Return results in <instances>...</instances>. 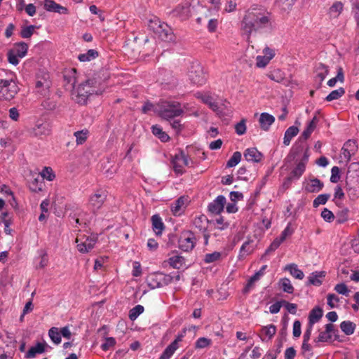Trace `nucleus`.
Here are the masks:
<instances>
[{
	"instance_id": "obj_1",
	"label": "nucleus",
	"mask_w": 359,
	"mask_h": 359,
	"mask_svg": "<svg viewBox=\"0 0 359 359\" xmlns=\"http://www.w3.org/2000/svg\"><path fill=\"white\" fill-rule=\"evenodd\" d=\"M274 27L271 13L257 6L250 7L245 12L240 23L241 34L248 41L253 33H271Z\"/></svg>"
},
{
	"instance_id": "obj_2",
	"label": "nucleus",
	"mask_w": 359,
	"mask_h": 359,
	"mask_svg": "<svg viewBox=\"0 0 359 359\" xmlns=\"http://www.w3.org/2000/svg\"><path fill=\"white\" fill-rule=\"evenodd\" d=\"M104 90V86L96 79H89L85 82L81 83L73 90V95L76 102L84 104L90 95H101Z\"/></svg>"
},
{
	"instance_id": "obj_3",
	"label": "nucleus",
	"mask_w": 359,
	"mask_h": 359,
	"mask_svg": "<svg viewBox=\"0 0 359 359\" xmlns=\"http://www.w3.org/2000/svg\"><path fill=\"white\" fill-rule=\"evenodd\" d=\"M19 91L16 82V76L10 72L7 78L0 79V99L11 100L15 97Z\"/></svg>"
},
{
	"instance_id": "obj_4",
	"label": "nucleus",
	"mask_w": 359,
	"mask_h": 359,
	"mask_svg": "<svg viewBox=\"0 0 359 359\" xmlns=\"http://www.w3.org/2000/svg\"><path fill=\"white\" fill-rule=\"evenodd\" d=\"M159 116L166 120L181 116L184 110L181 104L175 101H163L158 105Z\"/></svg>"
},
{
	"instance_id": "obj_5",
	"label": "nucleus",
	"mask_w": 359,
	"mask_h": 359,
	"mask_svg": "<svg viewBox=\"0 0 359 359\" xmlns=\"http://www.w3.org/2000/svg\"><path fill=\"white\" fill-rule=\"evenodd\" d=\"M147 285L151 290L163 287L172 283L171 274H166L162 272H154L149 273L146 278Z\"/></svg>"
},
{
	"instance_id": "obj_6",
	"label": "nucleus",
	"mask_w": 359,
	"mask_h": 359,
	"mask_svg": "<svg viewBox=\"0 0 359 359\" xmlns=\"http://www.w3.org/2000/svg\"><path fill=\"white\" fill-rule=\"evenodd\" d=\"M189 80L195 85L203 86L207 81V75L204 68L198 62L191 63L188 71Z\"/></svg>"
},
{
	"instance_id": "obj_7",
	"label": "nucleus",
	"mask_w": 359,
	"mask_h": 359,
	"mask_svg": "<svg viewBox=\"0 0 359 359\" xmlns=\"http://www.w3.org/2000/svg\"><path fill=\"white\" fill-rule=\"evenodd\" d=\"M149 27L161 40L165 41L174 40L172 29L166 23L161 22L158 19L151 20Z\"/></svg>"
},
{
	"instance_id": "obj_8",
	"label": "nucleus",
	"mask_w": 359,
	"mask_h": 359,
	"mask_svg": "<svg viewBox=\"0 0 359 359\" xmlns=\"http://www.w3.org/2000/svg\"><path fill=\"white\" fill-rule=\"evenodd\" d=\"M171 163L174 172L180 175L185 172L186 167H192L194 165L193 161L182 151L175 155Z\"/></svg>"
},
{
	"instance_id": "obj_9",
	"label": "nucleus",
	"mask_w": 359,
	"mask_h": 359,
	"mask_svg": "<svg viewBox=\"0 0 359 359\" xmlns=\"http://www.w3.org/2000/svg\"><path fill=\"white\" fill-rule=\"evenodd\" d=\"M27 50L28 45L26 43H16L7 53L8 61L13 65H18L20 59L23 58L27 55Z\"/></svg>"
},
{
	"instance_id": "obj_10",
	"label": "nucleus",
	"mask_w": 359,
	"mask_h": 359,
	"mask_svg": "<svg viewBox=\"0 0 359 359\" xmlns=\"http://www.w3.org/2000/svg\"><path fill=\"white\" fill-rule=\"evenodd\" d=\"M308 151H304L302 156L297 158L295 160V166L291 170L289 177L287 179L288 182L292 180H298L304 172L306 164L309 161Z\"/></svg>"
},
{
	"instance_id": "obj_11",
	"label": "nucleus",
	"mask_w": 359,
	"mask_h": 359,
	"mask_svg": "<svg viewBox=\"0 0 359 359\" xmlns=\"http://www.w3.org/2000/svg\"><path fill=\"white\" fill-rule=\"evenodd\" d=\"M196 244V238L191 231L182 232L179 239V248L184 251L189 252L194 248Z\"/></svg>"
},
{
	"instance_id": "obj_12",
	"label": "nucleus",
	"mask_w": 359,
	"mask_h": 359,
	"mask_svg": "<svg viewBox=\"0 0 359 359\" xmlns=\"http://www.w3.org/2000/svg\"><path fill=\"white\" fill-rule=\"evenodd\" d=\"M76 243L78 250L81 253H86L94 248L96 240L92 237L79 236L76 238Z\"/></svg>"
},
{
	"instance_id": "obj_13",
	"label": "nucleus",
	"mask_w": 359,
	"mask_h": 359,
	"mask_svg": "<svg viewBox=\"0 0 359 359\" xmlns=\"http://www.w3.org/2000/svg\"><path fill=\"white\" fill-rule=\"evenodd\" d=\"M263 55H257L256 57V67L258 68H264L274 57L276 55L275 50L266 46L262 51Z\"/></svg>"
},
{
	"instance_id": "obj_14",
	"label": "nucleus",
	"mask_w": 359,
	"mask_h": 359,
	"mask_svg": "<svg viewBox=\"0 0 359 359\" xmlns=\"http://www.w3.org/2000/svg\"><path fill=\"white\" fill-rule=\"evenodd\" d=\"M336 330L334 326L332 323L326 324L325 326V330L321 331L319 333L318 337L314 340L316 343L320 342H330L332 341V337L334 336L336 339L337 336L335 334Z\"/></svg>"
},
{
	"instance_id": "obj_15",
	"label": "nucleus",
	"mask_w": 359,
	"mask_h": 359,
	"mask_svg": "<svg viewBox=\"0 0 359 359\" xmlns=\"http://www.w3.org/2000/svg\"><path fill=\"white\" fill-rule=\"evenodd\" d=\"M184 332L178 334L175 340L169 344L160 356V359H170L175 352L179 348V343L182 341Z\"/></svg>"
},
{
	"instance_id": "obj_16",
	"label": "nucleus",
	"mask_w": 359,
	"mask_h": 359,
	"mask_svg": "<svg viewBox=\"0 0 359 359\" xmlns=\"http://www.w3.org/2000/svg\"><path fill=\"white\" fill-rule=\"evenodd\" d=\"M51 82L49 79V75L44 74L41 76H38L36 81V89L37 93L41 95H46L50 87Z\"/></svg>"
},
{
	"instance_id": "obj_17",
	"label": "nucleus",
	"mask_w": 359,
	"mask_h": 359,
	"mask_svg": "<svg viewBox=\"0 0 359 359\" xmlns=\"http://www.w3.org/2000/svg\"><path fill=\"white\" fill-rule=\"evenodd\" d=\"M51 127L47 122H37L32 129V134L36 137L48 136L50 134Z\"/></svg>"
},
{
	"instance_id": "obj_18",
	"label": "nucleus",
	"mask_w": 359,
	"mask_h": 359,
	"mask_svg": "<svg viewBox=\"0 0 359 359\" xmlns=\"http://www.w3.org/2000/svg\"><path fill=\"white\" fill-rule=\"evenodd\" d=\"M28 187L31 191L39 193L43 191L45 184L41 179V176L37 173L32 174V177L28 182Z\"/></svg>"
},
{
	"instance_id": "obj_19",
	"label": "nucleus",
	"mask_w": 359,
	"mask_h": 359,
	"mask_svg": "<svg viewBox=\"0 0 359 359\" xmlns=\"http://www.w3.org/2000/svg\"><path fill=\"white\" fill-rule=\"evenodd\" d=\"M44 9L48 12L57 13L59 14H69L67 8L61 6L53 0H44L43 2Z\"/></svg>"
},
{
	"instance_id": "obj_20",
	"label": "nucleus",
	"mask_w": 359,
	"mask_h": 359,
	"mask_svg": "<svg viewBox=\"0 0 359 359\" xmlns=\"http://www.w3.org/2000/svg\"><path fill=\"white\" fill-rule=\"evenodd\" d=\"M276 332V327L270 324L262 326L259 332V337L262 341H269L272 339Z\"/></svg>"
},
{
	"instance_id": "obj_21",
	"label": "nucleus",
	"mask_w": 359,
	"mask_h": 359,
	"mask_svg": "<svg viewBox=\"0 0 359 359\" xmlns=\"http://www.w3.org/2000/svg\"><path fill=\"white\" fill-rule=\"evenodd\" d=\"M323 183L317 178L309 179L304 183L305 190L309 193L318 192L323 188Z\"/></svg>"
},
{
	"instance_id": "obj_22",
	"label": "nucleus",
	"mask_w": 359,
	"mask_h": 359,
	"mask_svg": "<svg viewBox=\"0 0 359 359\" xmlns=\"http://www.w3.org/2000/svg\"><path fill=\"white\" fill-rule=\"evenodd\" d=\"M190 5L188 2L179 4L172 11V14L182 20L187 19L190 15Z\"/></svg>"
},
{
	"instance_id": "obj_23",
	"label": "nucleus",
	"mask_w": 359,
	"mask_h": 359,
	"mask_svg": "<svg viewBox=\"0 0 359 359\" xmlns=\"http://www.w3.org/2000/svg\"><path fill=\"white\" fill-rule=\"evenodd\" d=\"M244 157L246 161L252 163H259L262 160L263 155L257 148L252 147L245 149Z\"/></svg>"
},
{
	"instance_id": "obj_24",
	"label": "nucleus",
	"mask_w": 359,
	"mask_h": 359,
	"mask_svg": "<svg viewBox=\"0 0 359 359\" xmlns=\"http://www.w3.org/2000/svg\"><path fill=\"white\" fill-rule=\"evenodd\" d=\"M326 273L324 271L312 272L308 277L306 285L320 286L322 285Z\"/></svg>"
},
{
	"instance_id": "obj_25",
	"label": "nucleus",
	"mask_w": 359,
	"mask_h": 359,
	"mask_svg": "<svg viewBox=\"0 0 359 359\" xmlns=\"http://www.w3.org/2000/svg\"><path fill=\"white\" fill-rule=\"evenodd\" d=\"M196 97L201 100L203 103L208 105L213 111H216L218 110L219 107L217 103L214 100L213 97L209 93H196Z\"/></svg>"
},
{
	"instance_id": "obj_26",
	"label": "nucleus",
	"mask_w": 359,
	"mask_h": 359,
	"mask_svg": "<svg viewBox=\"0 0 359 359\" xmlns=\"http://www.w3.org/2000/svg\"><path fill=\"white\" fill-rule=\"evenodd\" d=\"M253 243L252 240L248 239L243 243L238 254L239 259H243L253 252L255 249V246Z\"/></svg>"
},
{
	"instance_id": "obj_27",
	"label": "nucleus",
	"mask_w": 359,
	"mask_h": 359,
	"mask_svg": "<svg viewBox=\"0 0 359 359\" xmlns=\"http://www.w3.org/2000/svg\"><path fill=\"white\" fill-rule=\"evenodd\" d=\"M275 118L273 116L264 112L260 114L259 123L260 128L265 131L269 130L270 126L274 123Z\"/></svg>"
},
{
	"instance_id": "obj_28",
	"label": "nucleus",
	"mask_w": 359,
	"mask_h": 359,
	"mask_svg": "<svg viewBox=\"0 0 359 359\" xmlns=\"http://www.w3.org/2000/svg\"><path fill=\"white\" fill-rule=\"evenodd\" d=\"M64 80L70 88L74 90L75 85L78 82V72L76 69L67 70L64 74Z\"/></svg>"
},
{
	"instance_id": "obj_29",
	"label": "nucleus",
	"mask_w": 359,
	"mask_h": 359,
	"mask_svg": "<svg viewBox=\"0 0 359 359\" xmlns=\"http://www.w3.org/2000/svg\"><path fill=\"white\" fill-rule=\"evenodd\" d=\"M329 71V67L323 63H318L316 66V80H318L319 86H321L322 82L328 75Z\"/></svg>"
},
{
	"instance_id": "obj_30",
	"label": "nucleus",
	"mask_w": 359,
	"mask_h": 359,
	"mask_svg": "<svg viewBox=\"0 0 359 359\" xmlns=\"http://www.w3.org/2000/svg\"><path fill=\"white\" fill-rule=\"evenodd\" d=\"M152 229L156 236H161L165 229V225L158 215L151 217Z\"/></svg>"
},
{
	"instance_id": "obj_31",
	"label": "nucleus",
	"mask_w": 359,
	"mask_h": 359,
	"mask_svg": "<svg viewBox=\"0 0 359 359\" xmlns=\"http://www.w3.org/2000/svg\"><path fill=\"white\" fill-rule=\"evenodd\" d=\"M46 346V343H36V345L32 346L29 348V349L26 353V358H34L37 354L43 353L45 351Z\"/></svg>"
},
{
	"instance_id": "obj_32",
	"label": "nucleus",
	"mask_w": 359,
	"mask_h": 359,
	"mask_svg": "<svg viewBox=\"0 0 359 359\" xmlns=\"http://www.w3.org/2000/svg\"><path fill=\"white\" fill-rule=\"evenodd\" d=\"M194 225L200 231L205 233L208 226V219L204 215L196 216L194 219Z\"/></svg>"
},
{
	"instance_id": "obj_33",
	"label": "nucleus",
	"mask_w": 359,
	"mask_h": 359,
	"mask_svg": "<svg viewBox=\"0 0 359 359\" xmlns=\"http://www.w3.org/2000/svg\"><path fill=\"white\" fill-rule=\"evenodd\" d=\"M344 10V4L340 1H334L328 10V15L332 18H337Z\"/></svg>"
},
{
	"instance_id": "obj_34",
	"label": "nucleus",
	"mask_w": 359,
	"mask_h": 359,
	"mask_svg": "<svg viewBox=\"0 0 359 359\" xmlns=\"http://www.w3.org/2000/svg\"><path fill=\"white\" fill-rule=\"evenodd\" d=\"M284 270L288 271L294 278L302 280L304 277V272L298 268L296 264H289L284 267Z\"/></svg>"
},
{
	"instance_id": "obj_35",
	"label": "nucleus",
	"mask_w": 359,
	"mask_h": 359,
	"mask_svg": "<svg viewBox=\"0 0 359 359\" xmlns=\"http://www.w3.org/2000/svg\"><path fill=\"white\" fill-rule=\"evenodd\" d=\"M323 309L319 306H316L309 313V324L313 325L318 322L323 317Z\"/></svg>"
},
{
	"instance_id": "obj_36",
	"label": "nucleus",
	"mask_w": 359,
	"mask_h": 359,
	"mask_svg": "<svg viewBox=\"0 0 359 359\" xmlns=\"http://www.w3.org/2000/svg\"><path fill=\"white\" fill-rule=\"evenodd\" d=\"M168 262L174 269H180L185 264V259L182 256L174 255L169 257Z\"/></svg>"
},
{
	"instance_id": "obj_37",
	"label": "nucleus",
	"mask_w": 359,
	"mask_h": 359,
	"mask_svg": "<svg viewBox=\"0 0 359 359\" xmlns=\"http://www.w3.org/2000/svg\"><path fill=\"white\" fill-rule=\"evenodd\" d=\"M299 133V129L298 128L295 127V126H290L289 127L285 133V135H284V138H283V143L285 145H289L290 142H291V140L294 137L296 136Z\"/></svg>"
},
{
	"instance_id": "obj_38",
	"label": "nucleus",
	"mask_w": 359,
	"mask_h": 359,
	"mask_svg": "<svg viewBox=\"0 0 359 359\" xmlns=\"http://www.w3.org/2000/svg\"><path fill=\"white\" fill-rule=\"evenodd\" d=\"M278 285L285 292L292 294L294 292V287L292 286L290 280L287 278H280L278 281Z\"/></svg>"
},
{
	"instance_id": "obj_39",
	"label": "nucleus",
	"mask_w": 359,
	"mask_h": 359,
	"mask_svg": "<svg viewBox=\"0 0 359 359\" xmlns=\"http://www.w3.org/2000/svg\"><path fill=\"white\" fill-rule=\"evenodd\" d=\"M98 56V53L94 49H90L85 53L79 54L78 59L80 62H89L95 59Z\"/></svg>"
},
{
	"instance_id": "obj_40",
	"label": "nucleus",
	"mask_w": 359,
	"mask_h": 359,
	"mask_svg": "<svg viewBox=\"0 0 359 359\" xmlns=\"http://www.w3.org/2000/svg\"><path fill=\"white\" fill-rule=\"evenodd\" d=\"M317 123L318 118L315 116L312 118V120L308 123L306 129L302 133V135L304 139L306 140L311 136V133L313 132L316 127Z\"/></svg>"
},
{
	"instance_id": "obj_41",
	"label": "nucleus",
	"mask_w": 359,
	"mask_h": 359,
	"mask_svg": "<svg viewBox=\"0 0 359 359\" xmlns=\"http://www.w3.org/2000/svg\"><path fill=\"white\" fill-rule=\"evenodd\" d=\"M340 328L345 334L351 335L355 332V325L351 321L345 320L341 323Z\"/></svg>"
},
{
	"instance_id": "obj_42",
	"label": "nucleus",
	"mask_w": 359,
	"mask_h": 359,
	"mask_svg": "<svg viewBox=\"0 0 359 359\" xmlns=\"http://www.w3.org/2000/svg\"><path fill=\"white\" fill-rule=\"evenodd\" d=\"M152 133L158 137L163 142H166L169 140L170 137L167 133L163 131L161 126L158 125L151 127Z\"/></svg>"
},
{
	"instance_id": "obj_43",
	"label": "nucleus",
	"mask_w": 359,
	"mask_h": 359,
	"mask_svg": "<svg viewBox=\"0 0 359 359\" xmlns=\"http://www.w3.org/2000/svg\"><path fill=\"white\" fill-rule=\"evenodd\" d=\"M109 200V198H107V192L105 190L97 191L90 198L91 202H104Z\"/></svg>"
},
{
	"instance_id": "obj_44",
	"label": "nucleus",
	"mask_w": 359,
	"mask_h": 359,
	"mask_svg": "<svg viewBox=\"0 0 359 359\" xmlns=\"http://www.w3.org/2000/svg\"><path fill=\"white\" fill-rule=\"evenodd\" d=\"M48 336L51 341L55 344H60L61 342V334L57 327H53L48 330Z\"/></svg>"
},
{
	"instance_id": "obj_45",
	"label": "nucleus",
	"mask_w": 359,
	"mask_h": 359,
	"mask_svg": "<svg viewBox=\"0 0 359 359\" xmlns=\"http://www.w3.org/2000/svg\"><path fill=\"white\" fill-rule=\"evenodd\" d=\"M41 176V179L43 181L44 179L48 181H53L55 178V175L50 167H44L41 172L37 173Z\"/></svg>"
},
{
	"instance_id": "obj_46",
	"label": "nucleus",
	"mask_w": 359,
	"mask_h": 359,
	"mask_svg": "<svg viewBox=\"0 0 359 359\" xmlns=\"http://www.w3.org/2000/svg\"><path fill=\"white\" fill-rule=\"evenodd\" d=\"M89 135V132L88 130H82L79 131H76L74 133V135L76 137V142L77 144H83Z\"/></svg>"
},
{
	"instance_id": "obj_47",
	"label": "nucleus",
	"mask_w": 359,
	"mask_h": 359,
	"mask_svg": "<svg viewBox=\"0 0 359 359\" xmlns=\"http://www.w3.org/2000/svg\"><path fill=\"white\" fill-rule=\"evenodd\" d=\"M212 345V340L207 337L198 338L194 344L196 349H202L209 347Z\"/></svg>"
},
{
	"instance_id": "obj_48",
	"label": "nucleus",
	"mask_w": 359,
	"mask_h": 359,
	"mask_svg": "<svg viewBox=\"0 0 359 359\" xmlns=\"http://www.w3.org/2000/svg\"><path fill=\"white\" fill-rule=\"evenodd\" d=\"M345 94V90L343 88H339L337 90H332L326 97L327 102L337 100Z\"/></svg>"
},
{
	"instance_id": "obj_49",
	"label": "nucleus",
	"mask_w": 359,
	"mask_h": 359,
	"mask_svg": "<svg viewBox=\"0 0 359 359\" xmlns=\"http://www.w3.org/2000/svg\"><path fill=\"white\" fill-rule=\"evenodd\" d=\"M144 306H142V305H136L135 306H134L133 309H131L129 311V318L131 320H136L138 316L142 314L143 312H144Z\"/></svg>"
},
{
	"instance_id": "obj_50",
	"label": "nucleus",
	"mask_w": 359,
	"mask_h": 359,
	"mask_svg": "<svg viewBox=\"0 0 359 359\" xmlns=\"http://www.w3.org/2000/svg\"><path fill=\"white\" fill-rule=\"evenodd\" d=\"M186 208V203H172L170 208L175 216H180L184 213Z\"/></svg>"
},
{
	"instance_id": "obj_51",
	"label": "nucleus",
	"mask_w": 359,
	"mask_h": 359,
	"mask_svg": "<svg viewBox=\"0 0 359 359\" xmlns=\"http://www.w3.org/2000/svg\"><path fill=\"white\" fill-rule=\"evenodd\" d=\"M241 153L240 151L234 152L232 156L227 161L226 167L232 168L238 165L241 160Z\"/></svg>"
},
{
	"instance_id": "obj_52",
	"label": "nucleus",
	"mask_w": 359,
	"mask_h": 359,
	"mask_svg": "<svg viewBox=\"0 0 359 359\" xmlns=\"http://www.w3.org/2000/svg\"><path fill=\"white\" fill-rule=\"evenodd\" d=\"M38 253L40 258V261L37 266V268L43 269L48 265V263L47 252L45 250H39L38 251Z\"/></svg>"
},
{
	"instance_id": "obj_53",
	"label": "nucleus",
	"mask_w": 359,
	"mask_h": 359,
	"mask_svg": "<svg viewBox=\"0 0 359 359\" xmlns=\"http://www.w3.org/2000/svg\"><path fill=\"white\" fill-rule=\"evenodd\" d=\"M222 254L219 252H214L212 253H208L204 257V262L206 264H210L215 262L220 259Z\"/></svg>"
},
{
	"instance_id": "obj_54",
	"label": "nucleus",
	"mask_w": 359,
	"mask_h": 359,
	"mask_svg": "<svg viewBox=\"0 0 359 359\" xmlns=\"http://www.w3.org/2000/svg\"><path fill=\"white\" fill-rule=\"evenodd\" d=\"M1 220L5 226V232L7 234H11V230L9 229L10 225L12 223L11 218L8 212H3L1 214Z\"/></svg>"
},
{
	"instance_id": "obj_55",
	"label": "nucleus",
	"mask_w": 359,
	"mask_h": 359,
	"mask_svg": "<svg viewBox=\"0 0 359 359\" xmlns=\"http://www.w3.org/2000/svg\"><path fill=\"white\" fill-rule=\"evenodd\" d=\"M327 302L330 309H334L338 306L339 298L334 294H329L327 297Z\"/></svg>"
},
{
	"instance_id": "obj_56",
	"label": "nucleus",
	"mask_w": 359,
	"mask_h": 359,
	"mask_svg": "<svg viewBox=\"0 0 359 359\" xmlns=\"http://www.w3.org/2000/svg\"><path fill=\"white\" fill-rule=\"evenodd\" d=\"M224 204L225 203H210L208 210L212 213L219 214L224 210Z\"/></svg>"
},
{
	"instance_id": "obj_57",
	"label": "nucleus",
	"mask_w": 359,
	"mask_h": 359,
	"mask_svg": "<svg viewBox=\"0 0 359 359\" xmlns=\"http://www.w3.org/2000/svg\"><path fill=\"white\" fill-rule=\"evenodd\" d=\"M34 25L23 27L20 32L21 36L24 39L30 38L34 33Z\"/></svg>"
},
{
	"instance_id": "obj_58",
	"label": "nucleus",
	"mask_w": 359,
	"mask_h": 359,
	"mask_svg": "<svg viewBox=\"0 0 359 359\" xmlns=\"http://www.w3.org/2000/svg\"><path fill=\"white\" fill-rule=\"evenodd\" d=\"M302 351L303 355L306 358H310L313 355V353L311 351H312L311 346L309 344V341H303L302 345Z\"/></svg>"
},
{
	"instance_id": "obj_59",
	"label": "nucleus",
	"mask_w": 359,
	"mask_h": 359,
	"mask_svg": "<svg viewBox=\"0 0 359 359\" xmlns=\"http://www.w3.org/2000/svg\"><path fill=\"white\" fill-rule=\"evenodd\" d=\"M283 241L280 240L279 237L276 238L269 248L266 250V254H269L271 252L277 250Z\"/></svg>"
},
{
	"instance_id": "obj_60",
	"label": "nucleus",
	"mask_w": 359,
	"mask_h": 359,
	"mask_svg": "<svg viewBox=\"0 0 359 359\" xmlns=\"http://www.w3.org/2000/svg\"><path fill=\"white\" fill-rule=\"evenodd\" d=\"M268 77L273 81L279 82L283 80V76L280 69H275L268 74Z\"/></svg>"
},
{
	"instance_id": "obj_61",
	"label": "nucleus",
	"mask_w": 359,
	"mask_h": 359,
	"mask_svg": "<svg viewBox=\"0 0 359 359\" xmlns=\"http://www.w3.org/2000/svg\"><path fill=\"white\" fill-rule=\"evenodd\" d=\"M245 123H246L245 120V119H242L240 122H238L235 126L236 133L238 135H242L245 133V132H246V124H245Z\"/></svg>"
},
{
	"instance_id": "obj_62",
	"label": "nucleus",
	"mask_w": 359,
	"mask_h": 359,
	"mask_svg": "<svg viewBox=\"0 0 359 359\" xmlns=\"http://www.w3.org/2000/svg\"><path fill=\"white\" fill-rule=\"evenodd\" d=\"M116 344V340L114 337H107L101 348L103 351H107Z\"/></svg>"
},
{
	"instance_id": "obj_63",
	"label": "nucleus",
	"mask_w": 359,
	"mask_h": 359,
	"mask_svg": "<svg viewBox=\"0 0 359 359\" xmlns=\"http://www.w3.org/2000/svg\"><path fill=\"white\" fill-rule=\"evenodd\" d=\"M294 231L291 228V224L289 223L285 229L281 232L279 236L280 240L284 241L288 236H290L293 233Z\"/></svg>"
},
{
	"instance_id": "obj_64",
	"label": "nucleus",
	"mask_w": 359,
	"mask_h": 359,
	"mask_svg": "<svg viewBox=\"0 0 359 359\" xmlns=\"http://www.w3.org/2000/svg\"><path fill=\"white\" fill-rule=\"evenodd\" d=\"M340 170L337 166H334L331 170L330 181L337 183L340 179Z\"/></svg>"
}]
</instances>
